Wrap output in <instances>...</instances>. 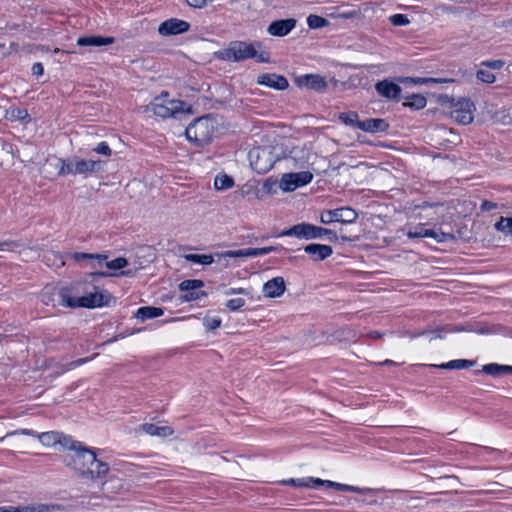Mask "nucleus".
I'll use <instances>...</instances> for the list:
<instances>
[{
    "label": "nucleus",
    "mask_w": 512,
    "mask_h": 512,
    "mask_svg": "<svg viewBox=\"0 0 512 512\" xmlns=\"http://www.w3.org/2000/svg\"><path fill=\"white\" fill-rule=\"evenodd\" d=\"M64 450L67 451L63 457L64 464L82 478L102 479L110 470L108 463L98 459L96 453L82 442L66 441Z\"/></svg>",
    "instance_id": "obj_1"
},
{
    "label": "nucleus",
    "mask_w": 512,
    "mask_h": 512,
    "mask_svg": "<svg viewBox=\"0 0 512 512\" xmlns=\"http://www.w3.org/2000/svg\"><path fill=\"white\" fill-rule=\"evenodd\" d=\"M438 103L443 111L453 118L456 122L468 125L474 120L475 104L469 98H452L448 95H441Z\"/></svg>",
    "instance_id": "obj_2"
},
{
    "label": "nucleus",
    "mask_w": 512,
    "mask_h": 512,
    "mask_svg": "<svg viewBox=\"0 0 512 512\" xmlns=\"http://www.w3.org/2000/svg\"><path fill=\"white\" fill-rule=\"evenodd\" d=\"M146 112L162 118L176 117L179 113H191V106L181 100L169 99L168 93H162L145 107Z\"/></svg>",
    "instance_id": "obj_3"
},
{
    "label": "nucleus",
    "mask_w": 512,
    "mask_h": 512,
    "mask_svg": "<svg viewBox=\"0 0 512 512\" xmlns=\"http://www.w3.org/2000/svg\"><path fill=\"white\" fill-rule=\"evenodd\" d=\"M217 129V122L211 116L200 117L194 120L185 130L187 139L196 144L209 142Z\"/></svg>",
    "instance_id": "obj_4"
},
{
    "label": "nucleus",
    "mask_w": 512,
    "mask_h": 512,
    "mask_svg": "<svg viewBox=\"0 0 512 512\" xmlns=\"http://www.w3.org/2000/svg\"><path fill=\"white\" fill-rule=\"evenodd\" d=\"M256 46H259V44L254 45L244 41H234L224 50L223 59L239 62L249 58H255L261 63L269 62L268 55L266 53L258 54Z\"/></svg>",
    "instance_id": "obj_5"
},
{
    "label": "nucleus",
    "mask_w": 512,
    "mask_h": 512,
    "mask_svg": "<svg viewBox=\"0 0 512 512\" xmlns=\"http://www.w3.org/2000/svg\"><path fill=\"white\" fill-rule=\"evenodd\" d=\"M275 148L271 145L256 147L249 152V158L252 168L259 174L268 172L279 159L274 152Z\"/></svg>",
    "instance_id": "obj_6"
},
{
    "label": "nucleus",
    "mask_w": 512,
    "mask_h": 512,
    "mask_svg": "<svg viewBox=\"0 0 512 512\" xmlns=\"http://www.w3.org/2000/svg\"><path fill=\"white\" fill-rule=\"evenodd\" d=\"M14 435H25V436H32L37 437L39 441L46 447H53L55 445H60L64 449V443L66 441H72L73 439L69 436L63 435L59 432H44V433H36L33 430L30 429H22V430H16L12 431L6 434V436L2 437L0 441H3L7 437H11Z\"/></svg>",
    "instance_id": "obj_7"
},
{
    "label": "nucleus",
    "mask_w": 512,
    "mask_h": 512,
    "mask_svg": "<svg viewBox=\"0 0 512 512\" xmlns=\"http://www.w3.org/2000/svg\"><path fill=\"white\" fill-rule=\"evenodd\" d=\"M86 288H88L86 282H76L62 287L59 291L61 304L69 308H81L80 303Z\"/></svg>",
    "instance_id": "obj_8"
},
{
    "label": "nucleus",
    "mask_w": 512,
    "mask_h": 512,
    "mask_svg": "<svg viewBox=\"0 0 512 512\" xmlns=\"http://www.w3.org/2000/svg\"><path fill=\"white\" fill-rule=\"evenodd\" d=\"M358 213L350 207H342L323 211L320 214V221L323 224L339 222L342 224H351L356 221Z\"/></svg>",
    "instance_id": "obj_9"
},
{
    "label": "nucleus",
    "mask_w": 512,
    "mask_h": 512,
    "mask_svg": "<svg viewBox=\"0 0 512 512\" xmlns=\"http://www.w3.org/2000/svg\"><path fill=\"white\" fill-rule=\"evenodd\" d=\"M128 260V266H130V268H128L127 270H122L120 272L121 276H135L140 270L144 269L153 261V253L150 251V249L142 248L138 250Z\"/></svg>",
    "instance_id": "obj_10"
},
{
    "label": "nucleus",
    "mask_w": 512,
    "mask_h": 512,
    "mask_svg": "<svg viewBox=\"0 0 512 512\" xmlns=\"http://www.w3.org/2000/svg\"><path fill=\"white\" fill-rule=\"evenodd\" d=\"M312 179L313 174L309 171L285 173L280 179L279 187L284 192H292L298 187L310 183Z\"/></svg>",
    "instance_id": "obj_11"
},
{
    "label": "nucleus",
    "mask_w": 512,
    "mask_h": 512,
    "mask_svg": "<svg viewBox=\"0 0 512 512\" xmlns=\"http://www.w3.org/2000/svg\"><path fill=\"white\" fill-rule=\"evenodd\" d=\"M424 226L425 223L417 225L414 229H410L407 232V236L411 239L431 237L438 243L452 241L456 238L452 232L443 231L441 228L439 230L426 229Z\"/></svg>",
    "instance_id": "obj_12"
},
{
    "label": "nucleus",
    "mask_w": 512,
    "mask_h": 512,
    "mask_svg": "<svg viewBox=\"0 0 512 512\" xmlns=\"http://www.w3.org/2000/svg\"><path fill=\"white\" fill-rule=\"evenodd\" d=\"M111 299L110 294L99 290L97 287L88 283L82 302L81 308H96L107 305Z\"/></svg>",
    "instance_id": "obj_13"
},
{
    "label": "nucleus",
    "mask_w": 512,
    "mask_h": 512,
    "mask_svg": "<svg viewBox=\"0 0 512 512\" xmlns=\"http://www.w3.org/2000/svg\"><path fill=\"white\" fill-rule=\"evenodd\" d=\"M420 217L427 219L425 225L444 224L451 221V217L447 215V208L444 205L423 207Z\"/></svg>",
    "instance_id": "obj_14"
},
{
    "label": "nucleus",
    "mask_w": 512,
    "mask_h": 512,
    "mask_svg": "<svg viewBox=\"0 0 512 512\" xmlns=\"http://www.w3.org/2000/svg\"><path fill=\"white\" fill-rule=\"evenodd\" d=\"M203 286V281L198 279L182 281L179 284V289L181 291H186L187 293L181 296V300L183 302H191L206 296V293L204 291H197V289H200Z\"/></svg>",
    "instance_id": "obj_15"
},
{
    "label": "nucleus",
    "mask_w": 512,
    "mask_h": 512,
    "mask_svg": "<svg viewBox=\"0 0 512 512\" xmlns=\"http://www.w3.org/2000/svg\"><path fill=\"white\" fill-rule=\"evenodd\" d=\"M190 25L188 22L171 18L160 24L158 32L160 35H176L188 31Z\"/></svg>",
    "instance_id": "obj_16"
},
{
    "label": "nucleus",
    "mask_w": 512,
    "mask_h": 512,
    "mask_svg": "<svg viewBox=\"0 0 512 512\" xmlns=\"http://www.w3.org/2000/svg\"><path fill=\"white\" fill-rule=\"evenodd\" d=\"M257 83L275 90H285L289 86L288 80L284 76L274 73H265L259 75L257 78Z\"/></svg>",
    "instance_id": "obj_17"
},
{
    "label": "nucleus",
    "mask_w": 512,
    "mask_h": 512,
    "mask_svg": "<svg viewBox=\"0 0 512 512\" xmlns=\"http://www.w3.org/2000/svg\"><path fill=\"white\" fill-rule=\"evenodd\" d=\"M286 285L283 277H274L263 285V294L266 298H278L284 294Z\"/></svg>",
    "instance_id": "obj_18"
},
{
    "label": "nucleus",
    "mask_w": 512,
    "mask_h": 512,
    "mask_svg": "<svg viewBox=\"0 0 512 512\" xmlns=\"http://www.w3.org/2000/svg\"><path fill=\"white\" fill-rule=\"evenodd\" d=\"M296 26V20L293 18L276 20L268 26V33L272 36H286Z\"/></svg>",
    "instance_id": "obj_19"
},
{
    "label": "nucleus",
    "mask_w": 512,
    "mask_h": 512,
    "mask_svg": "<svg viewBox=\"0 0 512 512\" xmlns=\"http://www.w3.org/2000/svg\"><path fill=\"white\" fill-rule=\"evenodd\" d=\"M278 236H294L300 239H313V225L310 223H300L292 226L287 230H283Z\"/></svg>",
    "instance_id": "obj_20"
},
{
    "label": "nucleus",
    "mask_w": 512,
    "mask_h": 512,
    "mask_svg": "<svg viewBox=\"0 0 512 512\" xmlns=\"http://www.w3.org/2000/svg\"><path fill=\"white\" fill-rule=\"evenodd\" d=\"M296 83L300 87H305L317 91L325 90L327 87V82L325 79L320 75L315 74L300 76L296 79Z\"/></svg>",
    "instance_id": "obj_21"
},
{
    "label": "nucleus",
    "mask_w": 512,
    "mask_h": 512,
    "mask_svg": "<svg viewBox=\"0 0 512 512\" xmlns=\"http://www.w3.org/2000/svg\"><path fill=\"white\" fill-rule=\"evenodd\" d=\"M304 251L315 262L325 260L326 258L330 257L333 253V249L331 246L323 244H309L304 247Z\"/></svg>",
    "instance_id": "obj_22"
},
{
    "label": "nucleus",
    "mask_w": 512,
    "mask_h": 512,
    "mask_svg": "<svg viewBox=\"0 0 512 512\" xmlns=\"http://www.w3.org/2000/svg\"><path fill=\"white\" fill-rule=\"evenodd\" d=\"M375 88L381 96L388 99H398L401 93V87L388 80L379 81L376 83Z\"/></svg>",
    "instance_id": "obj_23"
},
{
    "label": "nucleus",
    "mask_w": 512,
    "mask_h": 512,
    "mask_svg": "<svg viewBox=\"0 0 512 512\" xmlns=\"http://www.w3.org/2000/svg\"><path fill=\"white\" fill-rule=\"evenodd\" d=\"M101 161L99 160H86L79 157H74L75 175L91 174L100 169Z\"/></svg>",
    "instance_id": "obj_24"
},
{
    "label": "nucleus",
    "mask_w": 512,
    "mask_h": 512,
    "mask_svg": "<svg viewBox=\"0 0 512 512\" xmlns=\"http://www.w3.org/2000/svg\"><path fill=\"white\" fill-rule=\"evenodd\" d=\"M113 37H103V36H84L77 39V44L79 46H89V47H100L111 45L114 43Z\"/></svg>",
    "instance_id": "obj_25"
},
{
    "label": "nucleus",
    "mask_w": 512,
    "mask_h": 512,
    "mask_svg": "<svg viewBox=\"0 0 512 512\" xmlns=\"http://www.w3.org/2000/svg\"><path fill=\"white\" fill-rule=\"evenodd\" d=\"M358 128L370 133L383 132L388 124L383 119H367L358 123Z\"/></svg>",
    "instance_id": "obj_26"
},
{
    "label": "nucleus",
    "mask_w": 512,
    "mask_h": 512,
    "mask_svg": "<svg viewBox=\"0 0 512 512\" xmlns=\"http://www.w3.org/2000/svg\"><path fill=\"white\" fill-rule=\"evenodd\" d=\"M142 431L151 436L169 437L174 431L170 426H158L153 423H145L141 426Z\"/></svg>",
    "instance_id": "obj_27"
},
{
    "label": "nucleus",
    "mask_w": 512,
    "mask_h": 512,
    "mask_svg": "<svg viewBox=\"0 0 512 512\" xmlns=\"http://www.w3.org/2000/svg\"><path fill=\"white\" fill-rule=\"evenodd\" d=\"M163 314H164V311L162 308L145 306V307H141L137 310L135 317L140 319L141 321H145L146 319L160 317Z\"/></svg>",
    "instance_id": "obj_28"
},
{
    "label": "nucleus",
    "mask_w": 512,
    "mask_h": 512,
    "mask_svg": "<svg viewBox=\"0 0 512 512\" xmlns=\"http://www.w3.org/2000/svg\"><path fill=\"white\" fill-rule=\"evenodd\" d=\"M456 331V329L450 327V326H439L437 327L435 330H424L420 333H409L408 335L411 337V338H415V337H418V336H421V335H428L430 333L434 334V336L430 339V341L434 340V339H443L444 336H443V333L444 332H454Z\"/></svg>",
    "instance_id": "obj_29"
},
{
    "label": "nucleus",
    "mask_w": 512,
    "mask_h": 512,
    "mask_svg": "<svg viewBox=\"0 0 512 512\" xmlns=\"http://www.w3.org/2000/svg\"><path fill=\"white\" fill-rule=\"evenodd\" d=\"M474 364L475 362L471 360L458 359L432 366L440 369H465L474 366Z\"/></svg>",
    "instance_id": "obj_30"
},
{
    "label": "nucleus",
    "mask_w": 512,
    "mask_h": 512,
    "mask_svg": "<svg viewBox=\"0 0 512 512\" xmlns=\"http://www.w3.org/2000/svg\"><path fill=\"white\" fill-rule=\"evenodd\" d=\"M56 168L58 169V174L61 176L68 174L75 175L74 157L69 159H59Z\"/></svg>",
    "instance_id": "obj_31"
},
{
    "label": "nucleus",
    "mask_w": 512,
    "mask_h": 512,
    "mask_svg": "<svg viewBox=\"0 0 512 512\" xmlns=\"http://www.w3.org/2000/svg\"><path fill=\"white\" fill-rule=\"evenodd\" d=\"M5 118L10 121H26L30 119L27 110L13 107L6 110Z\"/></svg>",
    "instance_id": "obj_32"
},
{
    "label": "nucleus",
    "mask_w": 512,
    "mask_h": 512,
    "mask_svg": "<svg viewBox=\"0 0 512 512\" xmlns=\"http://www.w3.org/2000/svg\"><path fill=\"white\" fill-rule=\"evenodd\" d=\"M313 234V239L322 238L324 236H327L330 242H336L339 239V235L337 232L331 229H326L315 225H313Z\"/></svg>",
    "instance_id": "obj_33"
},
{
    "label": "nucleus",
    "mask_w": 512,
    "mask_h": 512,
    "mask_svg": "<svg viewBox=\"0 0 512 512\" xmlns=\"http://www.w3.org/2000/svg\"><path fill=\"white\" fill-rule=\"evenodd\" d=\"M494 228L505 236H512V217L501 216L494 224Z\"/></svg>",
    "instance_id": "obj_34"
},
{
    "label": "nucleus",
    "mask_w": 512,
    "mask_h": 512,
    "mask_svg": "<svg viewBox=\"0 0 512 512\" xmlns=\"http://www.w3.org/2000/svg\"><path fill=\"white\" fill-rule=\"evenodd\" d=\"M333 488L338 491L353 492V493H358V494H367V493L373 492V489H371V488H359L356 486L342 484V483H338V482H334Z\"/></svg>",
    "instance_id": "obj_35"
},
{
    "label": "nucleus",
    "mask_w": 512,
    "mask_h": 512,
    "mask_svg": "<svg viewBox=\"0 0 512 512\" xmlns=\"http://www.w3.org/2000/svg\"><path fill=\"white\" fill-rule=\"evenodd\" d=\"M184 258L187 261L201 265H209L212 264L214 261L213 256L207 254H186L184 255Z\"/></svg>",
    "instance_id": "obj_36"
},
{
    "label": "nucleus",
    "mask_w": 512,
    "mask_h": 512,
    "mask_svg": "<svg viewBox=\"0 0 512 512\" xmlns=\"http://www.w3.org/2000/svg\"><path fill=\"white\" fill-rule=\"evenodd\" d=\"M72 258L76 261L82 260H97L98 264H103L107 260V256L103 254H89L76 252L72 255Z\"/></svg>",
    "instance_id": "obj_37"
},
{
    "label": "nucleus",
    "mask_w": 512,
    "mask_h": 512,
    "mask_svg": "<svg viewBox=\"0 0 512 512\" xmlns=\"http://www.w3.org/2000/svg\"><path fill=\"white\" fill-rule=\"evenodd\" d=\"M234 185V180L228 175H217L214 180V186L217 190H226Z\"/></svg>",
    "instance_id": "obj_38"
},
{
    "label": "nucleus",
    "mask_w": 512,
    "mask_h": 512,
    "mask_svg": "<svg viewBox=\"0 0 512 512\" xmlns=\"http://www.w3.org/2000/svg\"><path fill=\"white\" fill-rule=\"evenodd\" d=\"M402 82H408L413 84H427V83H450L454 82L453 79H436V78H402Z\"/></svg>",
    "instance_id": "obj_39"
},
{
    "label": "nucleus",
    "mask_w": 512,
    "mask_h": 512,
    "mask_svg": "<svg viewBox=\"0 0 512 512\" xmlns=\"http://www.w3.org/2000/svg\"><path fill=\"white\" fill-rule=\"evenodd\" d=\"M403 105L414 109H422L426 105V98L423 95L414 94Z\"/></svg>",
    "instance_id": "obj_40"
},
{
    "label": "nucleus",
    "mask_w": 512,
    "mask_h": 512,
    "mask_svg": "<svg viewBox=\"0 0 512 512\" xmlns=\"http://www.w3.org/2000/svg\"><path fill=\"white\" fill-rule=\"evenodd\" d=\"M307 24L311 29H319L329 25V21L321 16L311 14L307 18Z\"/></svg>",
    "instance_id": "obj_41"
},
{
    "label": "nucleus",
    "mask_w": 512,
    "mask_h": 512,
    "mask_svg": "<svg viewBox=\"0 0 512 512\" xmlns=\"http://www.w3.org/2000/svg\"><path fill=\"white\" fill-rule=\"evenodd\" d=\"M44 260L49 266L60 267L64 265L62 256L53 251L46 252L44 254Z\"/></svg>",
    "instance_id": "obj_42"
},
{
    "label": "nucleus",
    "mask_w": 512,
    "mask_h": 512,
    "mask_svg": "<svg viewBox=\"0 0 512 512\" xmlns=\"http://www.w3.org/2000/svg\"><path fill=\"white\" fill-rule=\"evenodd\" d=\"M29 512H58L62 511L63 507L60 504H38L28 508Z\"/></svg>",
    "instance_id": "obj_43"
},
{
    "label": "nucleus",
    "mask_w": 512,
    "mask_h": 512,
    "mask_svg": "<svg viewBox=\"0 0 512 512\" xmlns=\"http://www.w3.org/2000/svg\"><path fill=\"white\" fill-rule=\"evenodd\" d=\"M339 120L343 122L345 125H355L358 127L359 117L358 114L354 111L348 113H340L338 116Z\"/></svg>",
    "instance_id": "obj_44"
},
{
    "label": "nucleus",
    "mask_w": 512,
    "mask_h": 512,
    "mask_svg": "<svg viewBox=\"0 0 512 512\" xmlns=\"http://www.w3.org/2000/svg\"><path fill=\"white\" fill-rule=\"evenodd\" d=\"M282 484L292 485L296 487H310L313 484V477L301 478V479H288L282 481Z\"/></svg>",
    "instance_id": "obj_45"
},
{
    "label": "nucleus",
    "mask_w": 512,
    "mask_h": 512,
    "mask_svg": "<svg viewBox=\"0 0 512 512\" xmlns=\"http://www.w3.org/2000/svg\"><path fill=\"white\" fill-rule=\"evenodd\" d=\"M129 265V260L124 257H118L116 259H113L111 261L106 262V267L111 270H120Z\"/></svg>",
    "instance_id": "obj_46"
},
{
    "label": "nucleus",
    "mask_w": 512,
    "mask_h": 512,
    "mask_svg": "<svg viewBox=\"0 0 512 512\" xmlns=\"http://www.w3.org/2000/svg\"><path fill=\"white\" fill-rule=\"evenodd\" d=\"M221 257H224V258H235V257H252L251 256V248H246V249H240V250H230V251H225L224 253H222L220 255Z\"/></svg>",
    "instance_id": "obj_47"
},
{
    "label": "nucleus",
    "mask_w": 512,
    "mask_h": 512,
    "mask_svg": "<svg viewBox=\"0 0 512 512\" xmlns=\"http://www.w3.org/2000/svg\"><path fill=\"white\" fill-rule=\"evenodd\" d=\"M476 77L478 80H480L483 83L491 84L494 83L496 80V76L484 69H480L476 73Z\"/></svg>",
    "instance_id": "obj_48"
},
{
    "label": "nucleus",
    "mask_w": 512,
    "mask_h": 512,
    "mask_svg": "<svg viewBox=\"0 0 512 512\" xmlns=\"http://www.w3.org/2000/svg\"><path fill=\"white\" fill-rule=\"evenodd\" d=\"M482 372H484L488 375H492V376L503 375L502 374V365L496 364V363L484 365L482 368Z\"/></svg>",
    "instance_id": "obj_49"
},
{
    "label": "nucleus",
    "mask_w": 512,
    "mask_h": 512,
    "mask_svg": "<svg viewBox=\"0 0 512 512\" xmlns=\"http://www.w3.org/2000/svg\"><path fill=\"white\" fill-rule=\"evenodd\" d=\"M394 26H406L410 23L408 17L404 14H394L389 18Z\"/></svg>",
    "instance_id": "obj_50"
},
{
    "label": "nucleus",
    "mask_w": 512,
    "mask_h": 512,
    "mask_svg": "<svg viewBox=\"0 0 512 512\" xmlns=\"http://www.w3.org/2000/svg\"><path fill=\"white\" fill-rule=\"evenodd\" d=\"M245 305V301L242 298H234L230 299L226 302V307L230 311H237L241 309Z\"/></svg>",
    "instance_id": "obj_51"
},
{
    "label": "nucleus",
    "mask_w": 512,
    "mask_h": 512,
    "mask_svg": "<svg viewBox=\"0 0 512 512\" xmlns=\"http://www.w3.org/2000/svg\"><path fill=\"white\" fill-rule=\"evenodd\" d=\"M221 324V320L220 318H217V317H210V316H206L204 318V326L206 327L207 330H214L216 328H218Z\"/></svg>",
    "instance_id": "obj_52"
},
{
    "label": "nucleus",
    "mask_w": 512,
    "mask_h": 512,
    "mask_svg": "<svg viewBox=\"0 0 512 512\" xmlns=\"http://www.w3.org/2000/svg\"><path fill=\"white\" fill-rule=\"evenodd\" d=\"M93 150L96 153L107 156V157L111 156V154H112V150L106 142L99 143Z\"/></svg>",
    "instance_id": "obj_53"
},
{
    "label": "nucleus",
    "mask_w": 512,
    "mask_h": 512,
    "mask_svg": "<svg viewBox=\"0 0 512 512\" xmlns=\"http://www.w3.org/2000/svg\"><path fill=\"white\" fill-rule=\"evenodd\" d=\"M482 66H485L487 68H490V69H493V70H499L501 69L504 65H505V62L503 60H488V61H484L481 63Z\"/></svg>",
    "instance_id": "obj_54"
},
{
    "label": "nucleus",
    "mask_w": 512,
    "mask_h": 512,
    "mask_svg": "<svg viewBox=\"0 0 512 512\" xmlns=\"http://www.w3.org/2000/svg\"><path fill=\"white\" fill-rule=\"evenodd\" d=\"M276 250V247L270 246V247H263V248H251V256H260L268 254L272 251Z\"/></svg>",
    "instance_id": "obj_55"
},
{
    "label": "nucleus",
    "mask_w": 512,
    "mask_h": 512,
    "mask_svg": "<svg viewBox=\"0 0 512 512\" xmlns=\"http://www.w3.org/2000/svg\"><path fill=\"white\" fill-rule=\"evenodd\" d=\"M212 1L213 0H186L188 5H190L191 7H194V8H203L208 3L212 2Z\"/></svg>",
    "instance_id": "obj_56"
},
{
    "label": "nucleus",
    "mask_w": 512,
    "mask_h": 512,
    "mask_svg": "<svg viewBox=\"0 0 512 512\" xmlns=\"http://www.w3.org/2000/svg\"><path fill=\"white\" fill-rule=\"evenodd\" d=\"M497 208H498L497 203H494V202H491V201H488V200H484L481 203V210L483 212H489V211L497 209Z\"/></svg>",
    "instance_id": "obj_57"
},
{
    "label": "nucleus",
    "mask_w": 512,
    "mask_h": 512,
    "mask_svg": "<svg viewBox=\"0 0 512 512\" xmlns=\"http://www.w3.org/2000/svg\"><path fill=\"white\" fill-rule=\"evenodd\" d=\"M315 486H326L328 488H333L334 481L330 480H322L320 478H313V484Z\"/></svg>",
    "instance_id": "obj_58"
},
{
    "label": "nucleus",
    "mask_w": 512,
    "mask_h": 512,
    "mask_svg": "<svg viewBox=\"0 0 512 512\" xmlns=\"http://www.w3.org/2000/svg\"><path fill=\"white\" fill-rule=\"evenodd\" d=\"M32 73L37 77L42 76L44 73L43 65L41 63H35L32 66Z\"/></svg>",
    "instance_id": "obj_59"
},
{
    "label": "nucleus",
    "mask_w": 512,
    "mask_h": 512,
    "mask_svg": "<svg viewBox=\"0 0 512 512\" xmlns=\"http://www.w3.org/2000/svg\"><path fill=\"white\" fill-rule=\"evenodd\" d=\"M225 294L226 295H233V294L248 295L249 292L244 288H231Z\"/></svg>",
    "instance_id": "obj_60"
},
{
    "label": "nucleus",
    "mask_w": 512,
    "mask_h": 512,
    "mask_svg": "<svg viewBox=\"0 0 512 512\" xmlns=\"http://www.w3.org/2000/svg\"><path fill=\"white\" fill-rule=\"evenodd\" d=\"M340 238L343 240V241H356L358 240V237L357 236H353V235H347L344 233L343 229H340Z\"/></svg>",
    "instance_id": "obj_61"
},
{
    "label": "nucleus",
    "mask_w": 512,
    "mask_h": 512,
    "mask_svg": "<svg viewBox=\"0 0 512 512\" xmlns=\"http://www.w3.org/2000/svg\"><path fill=\"white\" fill-rule=\"evenodd\" d=\"M210 456H211V458L213 459V461H214L215 463H217V464H218V463H220V462H225V461H226V459H225L224 457L220 456V455H219V454H217V453H213V454H211Z\"/></svg>",
    "instance_id": "obj_62"
},
{
    "label": "nucleus",
    "mask_w": 512,
    "mask_h": 512,
    "mask_svg": "<svg viewBox=\"0 0 512 512\" xmlns=\"http://www.w3.org/2000/svg\"><path fill=\"white\" fill-rule=\"evenodd\" d=\"M457 234H458L459 238L465 239L466 238V226L459 228L457 231Z\"/></svg>",
    "instance_id": "obj_63"
},
{
    "label": "nucleus",
    "mask_w": 512,
    "mask_h": 512,
    "mask_svg": "<svg viewBox=\"0 0 512 512\" xmlns=\"http://www.w3.org/2000/svg\"><path fill=\"white\" fill-rule=\"evenodd\" d=\"M512 374V366L502 365V374Z\"/></svg>",
    "instance_id": "obj_64"
}]
</instances>
